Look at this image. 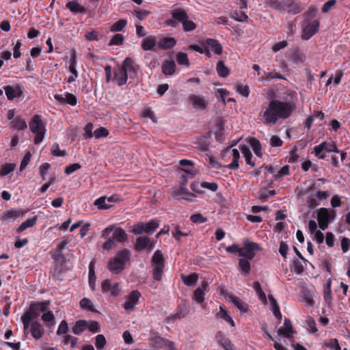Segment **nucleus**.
Masks as SVG:
<instances>
[{"mask_svg":"<svg viewBox=\"0 0 350 350\" xmlns=\"http://www.w3.org/2000/svg\"><path fill=\"white\" fill-rule=\"evenodd\" d=\"M284 5L287 9L288 13L291 14H297L302 10L301 3L300 1L288 0Z\"/></svg>","mask_w":350,"mask_h":350,"instance_id":"obj_22","label":"nucleus"},{"mask_svg":"<svg viewBox=\"0 0 350 350\" xmlns=\"http://www.w3.org/2000/svg\"><path fill=\"white\" fill-rule=\"evenodd\" d=\"M236 91L241 95L247 97L250 94V90L247 85L239 84L237 86Z\"/></svg>","mask_w":350,"mask_h":350,"instance_id":"obj_59","label":"nucleus"},{"mask_svg":"<svg viewBox=\"0 0 350 350\" xmlns=\"http://www.w3.org/2000/svg\"><path fill=\"white\" fill-rule=\"evenodd\" d=\"M183 29L185 32L191 31L196 28V25L192 21L186 19L183 23Z\"/></svg>","mask_w":350,"mask_h":350,"instance_id":"obj_64","label":"nucleus"},{"mask_svg":"<svg viewBox=\"0 0 350 350\" xmlns=\"http://www.w3.org/2000/svg\"><path fill=\"white\" fill-rule=\"evenodd\" d=\"M317 221L319 228L322 230H326L330 221L329 211L326 208H321L319 209L317 213Z\"/></svg>","mask_w":350,"mask_h":350,"instance_id":"obj_13","label":"nucleus"},{"mask_svg":"<svg viewBox=\"0 0 350 350\" xmlns=\"http://www.w3.org/2000/svg\"><path fill=\"white\" fill-rule=\"evenodd\" d=\"M188 99L195 109L205 110L207 107V103L203 96L190 94Z\"/></svg>","mask_w":350,"mask_h":350,"instance_id":"obj_18","label":"nucleus"},{"mask_svg":"<svg viewBox=\"0 0 350 350\" xmlns=\"http://www.w3.org/2000/svg\"><path fill=\"white\" fill-rule=\"evenodd\" d=\"M124 36L120 33L114 35L109 42V46L120 45L123 43Z\"/></svg>","mask_w":350,"mask_h":350,"instance_id":"obj_62","label":"nucleus"},{"mask_svg":"<svg viewBox=\"0 0 350 350\" xmlns=\"http://www.w3.org/2000/svg\"><path fill=\"white\" fill-rule=\"evenodd\" d=\"M319 21L314 20L313 21L308 23L302 30L301 38L304 40H308L311 38L319 30Z\"/></svg>","mask_w":350,"mask_h":350,"instance_id":"obj_11","label":"nucleus"},{"mask_svg":"<svg viewBox=\"0 0 350 350\" xmlns=\"http://www.w3.org/2000/svg\"><path fill=\"white\" fill-rule=\"evenodd\" d=\"M112 237H111L115 241H118L120 243H124L128 239V235L126 234L125 230L122 228H113L112 231Z\"/></svg>","mask_w":350,"mask_h":350,"instance_id":"obj_23","label":"nucleus"},{"mask_svg":"<svg viewBox=\"0 0 350 350\" xmlns=\"http://www.w3.org/2000/svg\"><path fill=\"white\" fill-rule=\"evenodd\" d=\"M190 220L193 223L203 224V223L207 221V218L204 217L200 213H195V214H193V215H191Z\"/></svg>","mask_w":350,"mask_h":350,"instance_id":"obj_60","label":"nucleus"},{"mask_svg":"<svg viewBox=\"0 0 350 350\" xmlns=\"http://www.w3.org/2000/svg\"><path fill=\"white\" fill-rule=\"evenodd\" d=\"M43 314L41 317V319L44 323H52L55 319V317L52 311L49 309L46 312H42Z\"/></svg>","mask_w":350,"mask_h":350,"instance_id":"obj_63","label":"nucleus"},{"mask_svg":"<svg viewBox=\"0 0 350 350\" xmlns=\"http://www.w3.org/2000/svg\"><path fill=\"white\" fill-rule=\"evenodd\" d=\"M140 297L141 294L138 291H132L129 295L127 300L124 304L123 307L124 310L126 311L132 310L137 305Z\"/></svg>","mask_w":350,"mask_h":350,"instance_id":"obj_16","label":"nucleus"},{"mask_svg":"<svg viewBox=\"0 0 350 350\" xmlns=\"http://www.w3.org/2000/svg\"><path fill=\"white\" fill-rule=\"evenodd\" d=\"M65 104H68L71 106H75L77 104V98L75 95L70 92H66L65 96Z\"/></svg>","mask_w":350,"mask_h":350,"instance_id":"obj_56","label":"nucleus"},{"mask_svg":"<svg viewBox=\"0 0 350 350\" xmlns=\"http://www.w3.org/2000/svg\"><path fill=\"white\" fill-rule=\"evenodd\" d=\"M157 44V38L154 36H148L143 39L141 46L144 51H151Z\"/></svg>","mask_w":350,"mask_h":350,"instance_id":"obj_24","label":"nucleus"},{"mask_svg":"<svg viewBox=\"0 0 350 350\" xmlns=\"http://www.w3.org/2000/svg\"><path fill=\"white\" fill-rule=\"evenodd\" d=\"M176 70V64L172 60H165L162 64V72L165 75H172Z\"/></svg>","mask_w":350,"mask_h":350,"instance_id":"obj_33","label":"nucleus"},{"mask_svg":"<svg viewBox=\"0 0 350 350\" xmlns=\"http://www.w3.org/2000/svg\"><path fill=\"white\" fill-rule=\"evenodd\" d=\"M291 271L297 275H301L304 271V267L299 260H293L290 265Z\"/></svg>","mask_w":350,"mask_h":350,"instance_id":"obj_39","label":"nucleus"},{"mask_svg":"<svg viewBox=\"0 0 350 350\" xmlns=\"http://www.w3.org/2000/svg\"><path fill=\"white\" fill-rule=\"evenodd\" d=\"M121 66L124 68V70L126 71V73L128 74V77L130 79H134L137 77L139 70V66L132 58L126 57Z\"/></svg>","mask_w":350,"mask_h":350,"instance_id":"obj_10","label":"nucleus"},{"mask_svg":"<svg viewBox=\"0 0 350 350\" xmlns=\"http://www.w3.org/2000/svg\"><path fill=\"white\" fill-rule=\"evenodd\" d=\"M50 304V300L31 302L29 305V309L21 317L24 329L26 330L29 327L30 323L33 319H37L40 316V312H46Z\"/></svg>","mask_w":350,"mask_h":350,"instance_id":"obj_2","label":"nucleus"},{"mask_svg":"<svg viewBox=\"0 0 350 350\" xmlns=\"http://www.w3.org/2000/svg\"><path fill=\"white\" fill-rule=\"evenodd\" d=\"M295 108V104L293 103L273 99L269 103L262 113L264 124L273 125L279 120L287 119L292 115Z\"/></svg>","mask_w":350,"mask_h":350,"instance_id":"obj_1","label":"nucleus"},{"mask_svg":"<svg viewBox=\"0 0 350 350\" xmlns=\"http://www.w3.org/2000/svg\"><path fill=\"white\" fill-rule=\"evenodd\" d=\"M252 287L254 289V291H256V294L258 295V298L263 302H266L267 301V297H266V295L265 293H264V291H262V288H261V286H260V284L259 282L258 281H254L252 284Z\"/></svg>","mask_w":350,"mask_h":350,"instance_id":"obj_43","label":"nucleus"},{"mask_svg":"<svg viewBox=\"0 0 350 350\" xmlns=\"http://www.w3.org/2000/svg\"><path fill=\"white\" fill-rule=\"evenodd\" d=\"M107 198L105 196L100 197L96 200L94 205L97 206L98 209L107 210L111 207V205L106 203Z\"/></svg>","mask_w":350,"mask_h":350,"instance_id":"obj_52","label":"nucleus"},{"mask_svg":"<svg viewBox=\"0 0 350 350\" xmlns=\"http://www.w3.org/2000/svg\"><path fill=\"white\" fill-rule=\"evenodd\" d=\"M16 167V164L14 163H5L1 166L0 169V176H5L9 174L10 172H13Z\"/></svg>","mask_w":350,"mask_h":350,"instance_id":"obj_49","label":"nucleus"},{"mask_svg":"<svg viewBox=\"0 0 350 350\" xmlns=\"http://www.w3.org/2000/svg\"><path fill=\"white\" fill-rule=\"evenodd\" d=\"M7 98L12 100L14 98H19L22 96L25 88L22 85L17 84L15 86L6 85L3 87Z\"/></svg>","mask_w":350,"mask_h":350,"instance_id":"obj_12","label":"nucleus"},{"mask_svg":"<svg viewBox=\"0 0 350 350\" xmlns=\"http://www.w3.org/2000/svg\"><path fill=\"white\" fill-rule=\"evenodd\" d=\"M172 18L167 19L165 24L172 27H176L178 23H183L189 18L187 12L182 8H175L171 12Z\"/></svg>","mask_w":350,"mask_h":350,"instance_id":"obj_8","label":"nucleus"},{"mask_svg":"<svg viewBox=\"0 0 350 350\" xmlns=\"http://www.w3.org/2000/svg\"><path fill=\"white\" fill-rule=\"evenodd\" d=\"M188 312V306L186 304H183L178 307V311L174 314H173L171 318L173 320L180 319L185 317L187 314Z\"/></svg>","mask_w":350,"mask_h":350,"instance_id":"obj_42","label":"nucleus"},{"mask_svg":"<svg viewBox=\"0 0 350 350\" xmlns=\"http://www.w3.org/2000/svg\"><path fill=\"white\" fill-rule=\"evenodd\" d=\"M241 152L245 157L247 164L250 165L252 167L254 166L255 162L252 160L253 156L249 148L243 146L241 148Z\"/></svg>","mask_w":350,"mask_h":350,"instance_id":"obj_46","label":"nucleus"},{"mask_svg":"<svg viewBox=\"0 0 350 350\" xmlns=\"http://www.w3.org/2000/svg\"><path fill=\"white\" fill-rule=\"evenodd\" d=\"M250 144L251 148H252L256 156L258 157H261L262 155V151H261V144L257 139L253 137L250 141Z\"/></svg>","mask_w":350,"mask_h":350,"instance_id":"obj_41","label":"nucleus"},{"mask_svg":"<svg viewBox=\"0 0 350 350\" xmlns=\"http://www.w3.org/2000/svg\"><path fill=\"white\" fill-rule=\"evenodd\" d=\"M179 164L182 166L181 170L185 174L181 176L182 182L180 183L178 191L176 193L177 196H180L182 193H189L186 191L187 179L193 178L198 174V170L195 169L194 163L192 161L181 159L179 161Z\"/></svg>","mask_w":350,"mask_h":350,"instance_id":"obj_4","label":"nucleus"},{"mask_svg":"<svg viewBox=\"0 0 350 350\" xmlns=\"http://www.w3.org/2000/svg\"><path fill=\"white\" fill-rule=\"evenodd\" d=\"M130 251L127 249H123L109 259L107 262V268L113 274L120 273L126 267V264L130 260Z\"/></svg>","mask_w":350,"mask_h":350,"instance_id":"obj_3","label":"nucleus"},{"mask_svg":"<svg viewBox=\"0 0 350 350\" xmlns=\"http://www.w3.org/2000/svg\"><path fill=\"white\" fill-rule=\"evenodd\" d=\"M232 18L239 22H245L248 19V16L243 12H235L232 14Z\"/></svg>","mask_w":350,"mask_h":350,"instance_id":"obj_61","label":"nucleus"},{"mask_svg":"<svg viewBox=\"0 0 350 350\" xmlns=\"http://www.w3.org/2000/svg\"><path fill=\"white\" fill-rule=\"evenodd\" d=\"M249 260V259L245 258H240L239 260V270L246 275L250 274L251 271V265Z\"/></svg>","mask_w":350,"mask_h":350,"instance_id":"obj_37","label":"nucleus"},{"mask_svg":"<svg viewBox=\"0 0 350 350\" xmlns=\"http://www.w3.org/2000/svg\"><path fill=\"white\" fill-rule=\"evenodd\" d=\"M289 174V166L286 165L283 166L273 176V180H277L280 179L282 176Z\"/></svg>","mask_w":350,"mask_h":350,"instance_id":"obj_58","label":"nucleus"},{"mask_svg":"<svg viewBox=\"0 0 350 350\" xmlns=\"http://www.w3.org/2000/svg\"><path fill=\"white\" fill-rule=\"evenodd\" d=\"M159 221L156 219H152L148 222H137L132 226L131 232L134 234H142L146 233L148 234H153L156 230L159 228Z\"/></svg>","mask_w":350,"mask_h":350,"instance_id":"obj_6","label":"nucleus"},{"mask_svg":"<svg viewBox=\"0 0 350 350\" xmlns=\"http://www.w3.org/2000/svg\"><path fill=\"white\" fill-rule=\"evenodd\" d=\"M216 70L218 75L220 77L226 78L230 74L229 68L225 66L223 61H219L216 66Z\"/></svg>","mask_w":350,"mask_h":350,"instance_id":"obj_38","label":"nucleus"},{"mask_svg":"<svg viewBox=\"0 0 350 350\" xmlns=\"http://www.w3.org/2000/svg\"><path fill=\"white\" fill-rule=\"evenodd\" d=\"M37 220H38V216L37 215H35V216H33L31 218L27 219V220L23 221L18 226V228L16 229V232L18 233H21L22 232H23L26 229L34 226L36 225V222H37Z\"/></svg>","mask_w":350,"mask_h":350,"instance_id":"obj_35","label":"nucleus"},{"mask_svg":"<svg viewBox=\"0 0 350 350\" xmlns=\"http://www.w3.org/2000/svg\"><path fill=\"white\" fill-rule=\"evenodd\" d=\"M176 62L181 66H185L187 67L189 66V60L187 55L183 52H179L176 54Z\"/></svg>","mask_w":350,"mask_h":350,"instance_id":"obj_50","label":"nucleus"},{"mask_svg":"<svg viewBox=\"0 0 350 350\" xmlns=\"http://www.w3.org/2000/svg\"><path fill=\"white\" fill-rule=\"evenodd\" d=\"M165 266L155 265L152 269V276L154 280L160 281L162 279V274Z\"/></svg>","mask_w":350,"mask_h":350,"instance_id":"obj_53","label":"nucleus"},{"mask_svg":"<svg viewBox=\"0 0 350 350\" xmlns=\"http://www.w3.org/2000/svg\"><path fill=\"white\" fill-rule=\"evenodd\" d=\"M107 341L103 334H98L96 336L95 346L98 350H102L106 345Z\"/></svg>","mask_w":350,"mask_h":350,"instance_id":"obj_54","label":"nucleus"},{"mask_svg":"<svg viewBox=\"0 0 350 350\" xmlns=\"http://www.w3.org/2000/svg\"><path fill=\"white\" fill-rule=\"evenodd\" d=\"M331 286H332V280L329 278L327 280V284L325 286L324 290H323L324 299L329 304L332 302V300Z\"/></svg>","mask_w":350,"mask_h":350,"instance_id":"obj_44","label":"nucleus"},{"mask_svg":"<svg viewBox=\"0 0 350 350\" xmlns=\"http://www.w3.org/2000/svg\"><path fill=\"white\" fill-rule=\"evenodd\" d=\"M208 283L206 281H203L200 287H198L193 293V299L198 304H202L204 301L205 293L208 291Z\"/></svg>","mask_w":350,"mask_h":350,"instance_id":"obj_17","label":"nucleus"},{"mask_svg":"<svg viewBox=\"0 0 350 350\" xmlns=\"http://www.w3.org/2000/svg\"><path fill=\"white\" fill-rule=\"evenodd\" d=\"M27 211L21 210H16L14 208L5 211L0 217L3 221H14L18 217H24Z\"/></svg>","mask_w":350,"mask_h":350,"instance_id":"obj_15","label":"nucleus"},{"mask_svg":"<svg viewBox=\"0 0 350 350\" xmlns=\"http://www.w3.org/2000/svg\"><path fill=\"white\" fill-rule=\"evenodd\" d=\"M166 338H162L157 334H154L150 338L151 345L157 349L163 348L166 344Z\"/></svg>","mask_w":350,"mask_h":350,"instance_id":"obj_34","label":"nucleus"},{"mask_svg":"<svg viewBox=\"0 0 350 350\" xmlns=\"http://www.w3.org/2000/svg\"><path fill=\"white\" fill-rule=\"evenodd\" d=\"M231 302L242 312H247L249 309L248 304L239 297L232 295L230 297Z\"/></svg>","mask_w":350,"mask_h":350,"instance_id":"obj_31","label":"nucleus"},{"mask_svg":"<svg viewBox=\"0 0 350 350\" xmlns=\"http://www.w3.org/2000/svg\"><path fill=\"white\" fill-rule=\"evenodd\" d=\"M113 81H115L118 86L125 85L128 80V74L124 70L122 66L115 68L113 70Z\"/></svg>","mask_w":350,"mask_h":350,"instance_id":"obj_14","label":"nucleus"},{"mask_svg":"<svg viewBox=\"0 0 350 350\" xmlns=\"http://www.w3.org/2000/svg\"><path fill=\"white\" fill-rule=\"evenodd\" d=\"M181 278L184 284L188 286H194L198 279V275L196 273H191L189 275H182Z\"/></svg>","mask_w":350,"mask_h":350,"instance_id":"obj_40","label":"nucleus"},{"mask_svg":"<svg viewBox=\"0 0 350 350\" xmlns=\"http://www.w3.org/2000/svg\"><path fill=\"white\" fill-rule=\"evenodd\" d=\"M88 321L85 320H79L76 321L72 328V332L76 335H80L87 329Z\"/></svg>","mask_w":350,"mask_h":350,"instance_id":"obj_36","label":"nucleus"},{"mask_svg":"<svg viewBox=\"0 0 350 350\" xmlns=\"http://www.w3.org/2000/svg\"><path fill=\"white\" fill-rule=\"evenodd\" d=\"M29 327L31 334L33 338L39 340L43 336L44 334V329L39 322L36 321L31 322Z\"/></svg>","mask_w":350,"mask_h":350,"instance_id":"obj_20","label":"nucleus"},{"mask_svg":"<svg viewBox=\"0 0 350 350\" xmlns=\"http://www.w3.org/2000/svg\"><path fill=\"white\" fill-rule=\"evenodd\" d=\"M215 338L218 344L221 345L225 350L235 349V347L230 340L226 338L222 332L218 331L216 333Z\"/></svg>","mask_w":350,"mask_h":350,"instance_id":"obj_19","label":"nucleus"},{"mask_svg":"<svg viewBox=\"0 0 350 350\" xmlns=\"http://www.w3.org/2000/svg\"><path fill=\"white\" fill-rule=\"evenodd\" d=\"M150 245V238L147 236L139 237L136 239L134 249L136 252H142Z\"/></svg>","mask_w":350,"mask_h":350,"instance_id":"obj_25","label":"nucleus"},{"mask_svg":"<svg viewBox=\"0 0 350 350\" xmlns=\"http://www.w3.org/2000/svg\"><path fill=\"white\" fill-rule=\"evenodd\" d=\"M176 40L172 37L163 38L159 40L158 46L161 49H170L176 44Z\"/></svg>","mask_w":350,"mask_h":350,"instance_id":"obj_30","label":"nucleus"},{"mask_svg":"<svg viewBox=\"0 0 350 350\" xmlns=\"http://www.w3.org/2000/svg\"><path fill=\"white\" fill-rule=\"evenodd\" d=\"M31 131L35 134L33 142L39 144L43 140L45 135V126L39 115H34L29 124Z\"/></svg>","mask_w":350,"mask_h":350,"instance_id":"obj_5","label":"nucleus"},{"mask_svg":"<svg viewBox=\"0 0 350 350\" xmlns=\"http://www.w3.org/2000/svg\"><path fill=\"white\" fill-rule=\"evenodd\" d=\"M231 154L232 157V162L228 165H224V167L235 171L239 167V160L240 159V154L237 149L234 148L231 150Z\"/></svg>","mask_w":350,"mask_h":350,"instance_id":"obj_26","label":"nucleus"},{"mask_svg":"<svg viewBox=\"0 0 350 350\" xmlns=\"http://www.w3.org/2000/svg\"><path fill=\"white\" fill-rule=\"evenodd\" d=\"M205 42L215 54L221 55L222 53L223 48L218 40L213 38H207Z\"/></svg>","mask_w":350,"mask_h":350,"instance_id":"obj_28","label":"nucleus"},{"mask_svg":"<svg viewBox=\"0 0 350 350\" xmlns=\"http://www.w3.org/2000/svg\"><path fill=\"white\" fill-rule=\"evenodd\" d=\"M127 21L126 19H120L117 22L114 23L111 26V31L113 32L120 31H122L123 29L126 26Z\"/></svg>","mask_w":350,"mask_h":350,"instance_id":"obj_48","label":"nucleus"},{"mask_svg":"<svg viewBox=\"0 0 350 350\" xmlns=\"http://www.w3.org/2000/svg\"><path fill=\"white\" fill-rule=\"evenodd\" d=\"M66 8L67 9H68L73 14H78V13L85 14L86 12V9L85 8V7L80 5L76 1H68L66 4Z\"/></svg>","mask_w":350,"mask_h":350,"instance_id":"obj_27","label":"nucleus"},{"mask_svg":"<svg viewBox=\"0 0 350 350\" xmlns=\"http://www.w3.org/2000/svg\"><path fill=\"white\" fill-rule=\"evenodd\" d=\"M275 190L260 191L258 198L261 202H265L270 197L275 196Z\"/></svg>","mask_w":350,"mask_h":350,"instance_id":"obj_55","label":"nucleus"},{"mask_svg":"<svg viewBox=\"0 0 350 350\" xmlns=\"http://www.w3.org/2000/svg\"><path fill=\"white\" fill-rule=\"evenodd\" d=\"M294 333L292 323L289 319L285 318L284 321V327H280L278 334L280 336H283L285 338H291V335Z\"/></svg>","mask_w":350,"mask_h":350,"instance_id":"obj_21","label":"nucleus"},{"mask_svg":"<svg viewBox=\"0 0 350 350\" xmlns=\"http://www.w3.org/2000/svg\"><path fill=\"white\" fill-rule=\"evenodd\" d=\"M51 254L52 258L55 262H64L66 261V258L63 254V252L55 250V251Z\"/></svg>","mask_w":350,"mask_h":350,"instance_id":"obj_57","label":"nucleus"},{"mask_svg":"<svg viewBox=\"0 0 350 350\" xmlns=\"http://www.w3.org/2000/svg\"><path fill=\"white\" fill-rule=\"evenodd\" d=\"M12 126L17 130H25L27 128L25 120L21 117H16L12 122Z\"/></svg>","mask_w":350,"mask_h":350,"instance_id":"obj_47","label":"nucleus"},{"mask_svg":"<svg viewBox=\"0 0 350 350\" xmlns=\"http://www.w3.org/2000/svg\"><path fill=\"white\" fill-rule=\"evenodd\" d=\"M284 77L280 72L273 70L271 72H264V74L260 77L261 81H270L273 79H284Z\"/></svg>","mask_w":350,"mask_h":350,"instance_id":"obj_29","label":"nucleus"},{"mask_svg":"<svg viewBox=\"0 0 350 350\" xmlns=\"http://www.w3.org/2000/svg\"><path fill=\"white\" fill-rule=\"evenodd\" d=\"M152 262L155 265L165 266V260L161 250H158L154 252L152 257Z\"/></svg>","mask_w":350,"mask_h":350,"instance_id":"obj_45","label":"nucleus"},{"mask_svg":"<svg viewBox=\"0 0 350 350\" xmlns=\"http://www.w3.org/2000/svg\"><path fill=\"white\" fill-rule=\"evenodd\" d=\"M79 304H80L81 308L83 309L87 310L88 311H91V312L96 311L92 301L88 298H83L80 301Z\"/></svg>","mask_w":350,"mask_h":350,"instance_id":"obj_51","label":"nucleus"},{"mask_svg":"<svg viewBox=\"0 0 350 350\" xmlns=\"http://www.w3.org/2000/svg\"><path fill=\"white\" fill-rule=\"evenodd\" d=\"M323 150H325L328 152H340V150L338 148L336 142H327L324 141L321 142L319 145L316 146L313 148V152L316 157H318L319 159L325 160L327 159V154L325 152H323Z\"/></svg>","mask_w":350,"mask_h":350,"instance_id":"obj_7","label":"nucleus"},{"mask_svg":"<svg viewBox=\"0 0 350 350\" xmlns=\"http://www.w3.org/2000/svg\"><path fill=\"white\" fill-rule=\"evenodd\" d=\"M260 250V247L258 243L246 240L243 242V247H241L240 256L252 260L256 256V252Z\"/></svg>","mask_w":350,"mask_h":350,"instance_id":"obj_9","label":"nucleus"},{"mask_svg":"<svg viewBox=\"0 0 350 350\" xmlns=\"http://www.w3.org/2000/svg\"><path fill=\"white\" fill-rule=\"evenodd\" d=\"M216 317L218 319H224L225 321L229 323L232 327L235 326L234 321L231 318V317L228 314V312L226 310L224 306H219V311L216 314Z\"/></svg>","mask_w":350,"mask_h":350,"instance_id":"obj_32","label":"nucleus"}]
</instances>
